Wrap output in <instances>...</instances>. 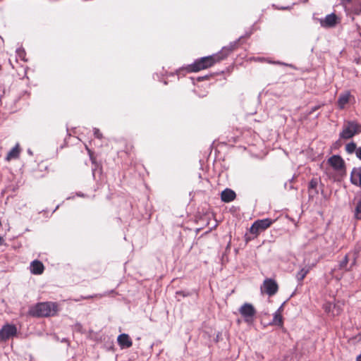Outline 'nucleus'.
<instances>
[{"label":"nucleus","instance_id":"1","mask_svg":"<svg viewBox=\"0 0 361 361\" xmlns=\"http://www.w3.org/2000/svg\"><path fill=\"white\" fill-rule=\"evenodd\" d=\"M240 39L231 42L228 46L224 47L218 53L200 58L193 63L188 65L186 70L189 73L198 72L209 68L214 64L226 59L239 46Z\"/></svg>","mask_w":361,"mask_h":361},{"label":"nucleus","instance_id":"2","mask_svg":"<svg viewBox=\"0 0 361 361\" xmlns=\"http://www.w3.org/2000/svg\"><path fill=\"white\" fill-rule=\"evenodd\" d=\"M58 310V305L56 302H44L31 307L28 313L34 317H48L55 316Z\"/></svg>","mask_w":361,"mask_h":361},{"label":"nucleus","instance_id":"3","mask_svg":"<svg viewBox=\"0 0 361 361\" xmlns=\"http://www.w3.org/2000/svg\"><path fill=\"white\" fill-rule=\"evenodd\" d=\"M360 133H361V125L355 121H346L343 126L339 137L343 140H349Z\"/></svg>","mask_w":361,"mask_h":361},{"label":"nucleus","instance_id":"4","mask_svg":"<svg viewBox=\"0 0 361 361\" xmlns=\"http://www.w3.org/2000/svg\"><path fill=\"white\" fill-rule=\"evenodd\" d=\"M274 221L275 220H272L271 219L269 218L257 220L250 228V232L252 235H255V237H257L261 232L269 228L274 223Z\"/></svg>","mask_w":361,"mask_h":361},{"label":"nucleus","instance_id":"5","mask_svg":"<svg viewBox=\"0 0 361 361\" xmlns=\"http://www.w3.org/2000/svg\"><path fill=\"white\" fill-rule=\"evenodd\" d=\"M239 312L247 323L252 322L257 311L250 303H244L239 309Z\"/></svg>","mask_w":361,"mask_h":361},{"label":"nucleus","instance_id":"6","mask_svg":"<svg viewBox=\"0 0 361 361\" xmlns=\"http://www.w3.org/2000/svg\"><path fill=\"white\" fill-rule=\"evenodd\" d=\"M261 289L262 292L267 293L268 295L273 296L278 292L279 286L274 279H267L264 281Z\"/></svg>","mask_w":361,"mask_h":361},{"label":"nucleus","instance_id":"7","mask_svg":"<svg viewBox=\"0 0 361 361\" xmlns=\"http://www.w3.org/2000/svg\"><path fill=\"white\" fill-rule=\"evenodd\" d=\"M17 334V328L13 324H6L0 329V339L1 341H7L11 336Z\"/></svg>","mask_w":361,"mask_h":361},{"label":"nucleus","instance_id":"8","mask_svg":"<svg viewBox=\"0 0 361 361\" xmlns=\"http://www.w3.org/2000/svg\"><path fill=\"white\" fill-rule=\"evenodd\" d=\"M328 163L334 168V170L339 172H345V161L339 155H333L328 159Z\"/></svg>","mask_w":361,"mask_h":361},{"label":"nucleus","instance_id":"9","mask_svg":"<svg viewBox=\"0 0 361 361\" xmlns=\"http://www.w3.org/2000/svg\"><path fill=\"white\" fill-rule=\"evenodd\" d=\"M355 102V97L352 95L349 91H346L339 95L337 101V105L340 109H344L348 104Z\"/></svg>","mask_w":361,"mask_h":361},{"label":"nucleus","instance_id":"10","mask_svg":"<svg viewBox=\"0 0 361 361\" xmlns=\"http://www.w3.org/2000/svg\"><path fill=\"white\" fill-rule=\"evenodd\" d=\"M119 346L123 348H129L133 345V341L128 334H122L117 338Z\"/></svg>","mask_w":361,"mask_h":361},{"label":"nucleus","instance_id":"11","mask_svg":"<svg viewBox=\"0 0 361 361\" xmlns=\"http://www.w3.org/2000/svg\"><path fill=\"white\" fill-rule=\"evenodd\" d=\"M349 257H350V254L349 253L346 254L345 255V257H343V259L339 262V264H338L339 269L344 270L345 271H348L351 270L352 267L356 263L357 257L354 256L350 267H348V264L349 260H350Z\"/></svg>","mask_w":361,"mask_h":361},{"label":"nucleus","instance_id":"12","mask_svg":"<svg viewBox=\"0 0 361 361\" xmlns=\"http://www.w3.org/2000/svg\"><path fill=\"white\" fill-rule=\"evenodd\" d=\"M44 271V266L42 262L35 259L30 264V272L35 275H40Z\"/></svg>","mask_w":361,"mask_h":361},{"label":"nucleus","instance_id":"13","mask_svg":"<svg viewBox=\"0 0 361 361\" xmlns=\"http://www.w3.org/2000/svg\"><path fill=\"white\" fill-rule=\"evenodd\" d=\"M321 25L324 27H331L337 23V17L334 13L327 15L324 19L321 20Z\"/></svg>","mask_w":361,"mask_h":361},{"label":"nucleus","instance_id":"14","mask_svg":"<svg viewBox=\"0 0 361 361\" xmlns=\"http://www.w3.org/2000/svg\"><path fill=\"white\" fill-rule=\"evenodd\" d=\"M350 181L353 185L361 188V166L353 169L350 175Z\"/></svg>","mask_w":361,"mask_h":361},{"label":"nucleus","instance_id":"15","mask_svg":"<svg viewBox=\"0 0 361 361\" xmlns=\"http://www.w3.org/2000/svg\"><path fill=\"white\" fill-rule=\"evenodd\" d=\"M235 192L229 188L225 189L221 193V199L224 202H232L235 199Z\"/></svg>","mask_w":361,"mask_h":361},{"label":"nucleus","instance_id":"16","mask_svg":"<svg viewBox=\"0 0 361 361\" xmlns=\"http://www.w3.org/2000/svg\"><path fill=\"white\" fill-rule=\"evenodd\" d=\"M315 266L314 264L312 265H306L297 272L295 278L297 281L301 284L303 279L306 277L310 270Z\"/></svg>","mask_w":361,"mask_h":361},{"label":"nucleus","instance_id":"17","mask_svg":"<svg viewBox=\"0 0 361 361\" xmlns=\"http://www.w3.org/2000/svg\"><path fill=\"white\" fill-rule=\"evenodd\" d=\"M283 307H280L274 314V317L271 322L272 325L279 326L282 327L283 326V318L282 316Z\"/></svg>","mask_w":361,"mask_h":361},{"label":"nucleus","instance_id":"18","mask_svg":"<svg viewBox=\"0 0 361 361\" xmlns=\"http://www.w3.org/2000/svg\"><path fill=\"white\" fill-rule=\"evenodd\" d=\"M21 149L18 143L7 154L6 160L10 161L13 159H16L20 157Z\"/></svg>","mask_w":361,"mask_h":361},{"label":"nucleus","instance_id":"19","mask_svg":"<svg viewBox=\"0 0 361 361\" xmlns=\"http://www.w3.org/2000/svg\"><path fill=\"white\" fill-rule=\"evenodd\" d=\"M319 183V180L317 178H312L308 185V193L310 198H313L316 195L318 194V190H317V185Z\"/></svg>","mask_w":361,"mask_h":361},{"label":"nucleus","instance_id":"20","mask_svg":"<svg viewBox=\"0 0 361 361\" xmlns=\"http://www.w3.org/2000/svg\"><path fill=\"white\" fill-rule=\"evenodd\" d=\"M357 149V145L354 142H351L345 145V151L348 154L356 153Z\"/></svg>","mask_w":361,"mask_h":361},{"label":"nucleus","instance_id":"21","mask_svg":"<svg viewBox=\"0 0 361 361\" xmlns=\"http://www.w3.org/2000/svg\"><path fill=\"white\" fill-rule=\"evenodd\" d=\"M355 216L358 219H361V200L357 203L355 209Z\"/></svg>","mask_w":361,"mask_h":361},{"label":"nucleus","instance_id":"22","mask_svg":"<svg viewBox=\"0 0 361 361\" xmlns=\"http://www.w3.org/2000/svg\"><path fill=\"white\" fill-rule=\"evenodd\" d=\"M176 295H181L183 297H188V296H190L191 295V293L190 292H185V291H183V290H179V291L176 292Z\"/></svg>","mask_w":361,"mask_h":361},{"label":"nucleus","instance_id":"23","mask_svg":"<svg viewBox=\"0 0 361 361\" xmlns=\"http://www.w3.org/2000/svg\"><path fill=\"white\" fill-rule=\"evenodd\" d=\"M133 145L132 144H128L126 145V147H125V151L126 153H130V152L133 151Z\"/></svg>","mask_w":361,"mask_h":361},{"label":"nucleus","instance_id":"24","mask_svg":"<svg viewBox=\"0 0 361 361\" xmlns=\"http://www.w3.org/2000/svg\"><path fill=\"white\" fill-rule=\"evenodd\" d=\"M94 135L96 137L99 138V139H102V134L99 132V130L98 129H95L94 130Z\"/></svg>","mask_w":361,"mask_h":361},{"label":"nucleus","instance_id":"25","mask_svg":"<svg viewBox=\"0 0 361 361\" xmlns=\"http://www.w3.org/2000/svg\"><path fill=\"white\" fill-rule=\"evenodd\" d=\"M356 157L361 160V147H358L356 150Z\"/></svg>","mask_w":361,"mask_h":361},{"label":"nucleus","instance_id":"26","mask_svg":"<svg viewBox=\"0 0 361 361\" xmlns=\"http://www.w3.org/2000/svg\"><path fill=\"white\" fill-rule=\"evenodd\" d=\"M97 298V295H95L94 296L89 295V296L81 297V299L87 300V299H90V298Z\"/></svg>","mask_w":361,"mask_h":361},{"label":"nucleus","instance_id":"27","mask_svg":"<svg viewBox=\"0 0 361 361\" xmlns=\"http://www.w3.org/2000/svg\"><path fill=\"white\" fill-rule=\"evenodd\" d=\"M319 106H314V108H312V111H310V114L317 111V109H319Z\"/></svg>","mask_w":361,"mask_h":361},{"label":"nucleus","instance_id":"28","mask_svg":"<svg viewBox=\"0 0 361 361\" xmlns=\"http://www.w3.org/2000/svg\"><path fill=\"white\" fill-rule=\"evenodd\" d=\"M208 78H209V76L208 75H205L204 77L199 78V80H202L204 79H208Z\"/></svg>","mask_w":361,"mask_h":361},{"label":"nucleus","instance_id":"29","mask_svg":"<svg viewBox=\"0 0 361 361\" xmlns=\"http://www.w3.org/2000/svg\"><path fill=\"white\" fill-rule=\"evenodd\" d=\"M4 241V238L1 236H0V245H1L3 244Z\"/></svg>","mask_w":361,"mask_h":361},{"label":"nucleus","instance_id":"30","mask_svg":"<svg viewBox=\"0 0 361 361\" xmlns=\"http://www.w3.org/2000/svg\"><path fill=\"white\" fill-rule=\"evenodd\" d=\"M356 361H361V354L357 357Z\"/></svg>","mask_w":361,"mask_h":361},{"label":"nucleus","instance_id":"31","mask_svg":"<svg viewBox=\"0 0 361 361\" xmlns=\"http://www.w3.org/2000/svg\"><path fill=\"white\" fill-rule=\"evenodd\" d=\"M342 1L345 2V3H348V4H350L352 1V0H342Z\"/></svg>","mask_w":361,"mask_h":361},{"label":"nucleus","instance_id":"32","mask_svg":"<svg viewBox=\"0 0 361 361\" xmlns=\"http://www.w3.org/2000/svg\"><path fill=\"white\" fill-rule=\"evenodd\" d=\"M75 300V301H80V299H76V300Z\"/></svg>","mask_w":361,"mask_h":361}]
</instances>
